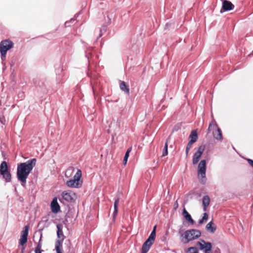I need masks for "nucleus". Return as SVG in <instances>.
Wrapping results in <instances>:
<instances>
[{
  "label": "nucleus",
  "instance_id": "1",
  "mask_svg": "<svg viewBox=\"0 0 253 253\" xmlns=\"http://www.w3.org/2000/svg\"><path fill=\"white\" fill-rule=\"evenodd\" d=\"M36 159L33 158L18 165L16 176L22 186L25 187L28 175L36 166Z\"/></svg>",
  "mask_w": 253,
  "mask_h": 253
},
{
  "label": "nucleus",
  "instance_id": "2",
  "mask_svg": "<svg viewBox=\"0 0 253 253\" xmlns=\"http://www.w3.org/2000/svg\"><path fill=\"white\" fill-rule=\"evenodd\" d=\"M13 42L9 39L2 40L0 42V53L2 61L5 60L7 51L13 47Z\"/></svg>",
  "mask_w": 253,
  "mask_h": 253
},
{
  "label": "nucleus",
  "instance_id": "3",
  "mask_svg": "<svg viewBox=\"0 0 253 253\" xmlns=\"http://www.w3.org/2000/svg\"><path fill=\"white\" fill-rule=\"evenodd\" d=\"M201 232L196 229H190L184 232V239L182 240V242L184 244H187L191 241L197 239L201 236Z\"/></svg>",
  "mask_w": 253,
  "mask_h": 253
},
{
  "label": "nucleus",
  "instance_id": "4",
  "mask_svg": "<svg viewBox=\"0 0 253 253\" xmlns=\"http://www.w3.org/2000/svg\"><path fill=\"white\" fill-rule=\"evenodd\" d=\"M82 171L78 170L73 179H71L66 182V185L70 187L80 188L82 185V181H81Z\"/></svg>",
  "mask_w": 253,
  "mask_h": 253
},
{
  "label": "nucleus",
  "instance_id": "5",
  "mask_svg": "<svg viewBox=\"0 0 253 253\" xmlns=\"http://www.w3.org/2000/svg\"><path fill=\"white\" fill-rule=\"evenodd\" d=\"M209 132H212L213 136L215 139L217 140H221L222 139V132L214 120L210 124L209 128Z\"/></svg>",
  "mask_w": 253,
  "mask_h": 253
},
{
  "label": "nucleus",
  "instance_id": "6",
  "mask_svg": "<svg viewBox=\"0 0 253 253\" xmlns=\"http://www.w3.org/2000/svg\"><path fill=\"white\" fill-rule=\"evenodd\" d=\"M197 178L202 184L205 183L206 159L201 160L198 165Z\"/></svg>",
  "mask_w": 253,
  "mask_h": 253
},
{
  "label": "nucleus",
  "instance_id": "7",
  "mask_svg": "<svg viewBox=\"0 0 253 253\" xmlns=\"http://www.w3.org/2000/svg\"><path fill=\"white\" fill-rule=\"evenodd\" d=\"M0 175L5 182H10L11 180V174L5 161H2L0 165Z\"/></svg>",
  "mask_w": 253,
  "mask_h": 253
},
{
  "label": "nucleus",
  "instance_id": "8",
  "mask_svg": "<svg viewBox=\"0 0 253 253\" xmlns=\"http://www.w3.org/2000/svg\"><path fill=\"white\" fill-rule=\"evenodd\" d=\"M205 188H201L200 190L197 189L196 190V193L200 197L202 196V206L203 211H206V193L205 192ZM206 220V212L203 214L202 218L199 220L200 224H202Z\"/></svg>",
  "mask_w": 253,
  "mask_h": 253
},
{
  "label": "nucleus",
  "instance_id": "9",
  "mask_svg": "<svg viewBox=\"0 0 253 253\" xmlns=\"http://www.w3.org/2000/svg\"><path fill=\"white\" fill-rule=\"evenodd\" d=\"M205 148V145H202L198 147L197 151L195 152L192 158L193 165L194 166L198 164L204 151Z\"/></svg>",
  "mask_w": 253,
  "mask_h": 253
},
{
  "label": "nucleus",
  "instance_id": "10",
  "mask_svg": "<svg viewBox=\"0 0 253 253\" xmlns=\"http://www.w3.org/2000/svg\"><path fill=\"white\" fill-rule=\"evenodd\" d=\"M155 240V238L153 236L149 235L148 239L143 243L142 249L141 253H147L150 250L151 246L153 245Z\"/></svg>",
  "mask_w": 253,
  "mask_h": 253
},
{
  "label": "nucleus",
  "instance_id": "11",
  "mask_svg": "<svg viewBox=\"0 0 253 253\" xmlns=\"http://www.w3.org/2000/svg\"><path fill=\"white\" fill-rule=\"evenodd\" d=\"M61 196L62 198L67 202H74L76 199V194L71 191H63L61 194Z\"/></svg>",
  "mask_w": 253,
  "mask_h": 253
},
{
  "label": "nucleus",
  "instance_id": "12",
  "mask_svg": "<svg viewBox=\"0 0 253 253\" xmlns=\"http://www.w3.org/2000/svg\"><path fill=\"white\" fill-rule=\"evenodd\" d=\"M29 226L26 225L24 227L21 233L20 239L19 240V244L23 246L27 242L28 236L29 233Z\"/></svg>",
  "mask_w": 253,
  "mask_h": 253
},
{
  "label": "nucleus",
  "instance_id": "13",
  "mask_svg": "<svg viewBox=\"0 0 253 253\" xmlns=\"http://www.w3.org/2000/svg\"><path fill=\"white\" fill-rule=\"evenodd\" d=\"M222 2V8L220 10V12L222 13V12L230 11L232 10L234 5L232 4V3L227 0H221Z\"/></svg>",
  "mask_w": 253,
  "mask_h": 253
},
{
  "label": "nucleus",
  "instance_id": "14",
  "mask_svg": "<svg viewBox=\"0 0 253 253\" xmlns=\"http://www.w3.org/2000/svg\"><path fill=\"white\" fill-rule=\"evenodd\" d=\"M50 207L52 211L54 213H56L60 211V207L57 202L56 197L53 199L51 202Z\"/></svg>",
  "mask_w": 253,
  "mask_h": 253
},
{
  "label": "nucleus",
  "instance_id": "15",
  "mask_svg": "<svg viewBox=\"0 0 253 253\" xmlns=\"http://www.w3.org/2000/svg\"><path fill=\"white\" fill-rule=\"evenodd\" d=\"M63 239H59L55 242V251L56 253H63Z\"/></svg>",
  "mask_w": 253,
  "mask_h": 253
},
{
  "label": "nucleus",
  "instance_id": "16",
  "mask_svg": "<svg viewBox=\"0 0 253 253\" xmlns=\"http://www.w3.org/2000/svg\"><path fill=\"white\" fill-rule=\"evenodd\" d=\"M35 86L37 88H39L41 89V91L42 93L46 92V89L45 87V85L43 82L42 81H39L35 83Z\"/></svg>",
  "mask_w": 253,
  "mask_h": 253
},
{
  "label": "nucleus",
  "instance_id": "17",
  "mask_svg": "<svg viewBox=\"0 0 253 253\" xmlns=\"http://www.w3.org/2000/svg\"><path fill=\"white\" fill-rule=\"evenodd\" d=\"M216 229V226L214 224L212 221L209 222L207 224V231L208 232L213 233L215 232Z\"/></svg>",
  "mask_w": 253,
  "mask_h": 253
},
{
  "label": "nucleus",
  "instance_id": "18",
  "mask_svg": "<svg viewBox=\"0 0 253 253\" xmlns=\"http://www.w3.org/2000/svg\"><path fill=\"white\" fill-rule=\"evenodd\" d=\"M120 89L127 94H129V89L126 85V83L124 81H122L120 84Z\"/></svg>",
  "mask_w": 253,
  "mask_h": 253
},
{
  "label": "nucleus",
  "instance_id": "19",
  "mask_svg": "<svg viewBox=\"0 0 253 253\" xmlns=\"http://www.w3.org/2000/svg\"><path fill=\"white\" fill-rule=\"evenodd\" d=\"M189 138L190 139V141H192L193 142H196L198 137V133L196 130H193L191 131L189 136Z\"/></svg>",
  "mask_w": 253,
  "mask_h": 253
},
{
  "label": "nucleus",
  "instance_id": "20",
  "mask_svg": "<svg viewBox=\"0 0 253 253\" xmlns=\"http://www.w3.org/2000/svg\"><path fill=\"white\" fill-rule=\"evenodd\" d=\"M57 235L58 238H62L61 239H63V240H64V238H65V236L63 235V231L62 230V225L59 224H57Z\"/></svg>",
  "mask_w": 253,
  "mask_h": 253
},
{
  "label": "nucleus",
  "instance_id": "21",
  "mask_svg": "<svg viewBox=\"0 0 253 253\" xmlns=\"http://www.w3.org/2000/svg\"><path fill=\"white\" fill-rule=\"evenodd\" d=\"M42 234H41L40 239L39 240V241L38 243V245H37V247L35 248V252L38 253H42V252H43V250H41L42 248Z\"/></svg>",
  "mask_w": 253,
  "mask_h": 253
},
{
  "label": "nucleus",
  "instance_id": "22",
  "mask_svg": "<svg viewBox=\"0 0 253 253\" xmlns=\"http://www.w3.org/2000/svg\"><path fill=\"white\" fill-rule=\"evenodd\" d=\"M119 200H120V199L119 197H118L117 198H116L115 200L114 205V211L113 212V217H115L118 213V204L119 202Z\"/></svg>",
  "mask_w": 253,
  "mask_h": 253
},
{
  "label": "nucleus",
  "instance_id": "23",
  "mask_svg": "<svg viewBox=\"0 0 253 253\" xmlns=\"http://www.w3.org/2000/svg\"><path fill=\"white\" fill-rule=\"evenodd\" d=\"M81 13V11L75 14L74 18L70 19V21H67L65 23V27H69L70 26V23L74 22L76 19V18Z\"/></svg>",
  "mask_w": 253,
  "mask_h": 253
},
{
  "label": "nucleus",
  "instance_id": "24",
  "mask_svg": "<svg viewBox=\"0 0 253 253\" xmlns=\"http://www.w3.org/2000/svg\"><path fill=\"white\" fill-rule=\"evenodd\" d=\"M168 139L167 140V141L165 144L163 152L162 153L163 157H165L168 155Z\"/></svg>",
  "mask_w": 253,
  "mask_h": 253
},
{
  "label": "nucleus",
  "instance_id": "25",
  "mask_svg": "<svg viewBox=\"0 0 253 253\" xmlns=\"http://www.w3.org/2000/svg\"><path fill=\"white\" fill-rule=\"evenodd\" d=\"M194 143H195L194 142H193V141H190V140H189V141L188 142V144L187 145L186 148V150H185V153H186V155H188V152H189L190 149L192 147V146L193 144Z\"/></svg>",
  "mask_w": 253,
  "mask_h": 253
},
{
  "label": "nucleus",
  "instance_id": "26",
  "mask_svg": "<svg viewBox=\"0 0 253 253\" xmlns=\"http://www.w3.org/2000/svg\"><path fill=\"white\" fill-rule=\"evenodd\" d=\"M187 253H198L197 249L196 247H190L189 248L187 251Z\"/></svg>",
  "mask_w": 253,
  "mask_h": 253
},
{
  "label": "nucleus",
  "instance_id": "27",
  "mask_svg": "<svg viewBox=\"0 0 253 253\" xmlns=\"http://www.w3.org/2000/svg\"><path fill=\"white\" fill-rule=\"evenodd\" d=\"M204 244H201L200 242H198L197 244L200 247L201 250H204V252L206 253V242L204 240H202Z\"/></svg>",
  "mask_w": 253,
  "mask_h": 253
},
{
  "label": "nucleus",
  "instance_id": "28",
  "mask_svg": "<svg viewBox=\"0 0 253 253\" xmlns=\"http://www.w3.org/2000/svg\"><path fill=\"white\" fill-rule=\"evenodd\" d=\"M106 30H107V26H102V27L100 30V34H99L98 38H100L101 37H102L103 34L106 32Z\"/></svg>",
  "mask_w": 253,
  "mask_h": 253
},
{
  "label": "nucleus",
  "instance_id": "29",
  "mask_svg": "<svg viewBox=\"0 0 253 253\" xmlns=\"http://www.w3.org/2000/svg\"><path fill=\"white\" fill-rule=\"evenodd\" d=\"M183 215L186 220L191 217V215L187 212L185 209H184L183 210Z\"/></svg>",
  "mask_w": 253,
  "mask_h": 253
},
{
  "label": "nucleus",
  "instance_id": "30",
  "mask_svg": "<svg viewBox=\"0 0 253 253\" xmlns=\"http://www.w3.org/2000/svg\"><path fill=\"white\" fill-rule=\"evenodd\" d=\"M212 248V244L211 243L207 242V253H210Z\"/></svg>",
  "mask_w": 253,
  "mask_h": 253
},
{
  "label": "nucleus",
  "instance_id": "31",
  "mask_svg": "<svg viewBox=\"0 0 253 253\" xmlns=\"http://www.w3.org/2000/svg\"><path fill=\"white\" fill-rule=\"evenodd\" d=\"M128 157L129 155L128 154V153H126L123 160V163L124 165H126V164Z\"/></svg>",
  "mask_w": 253,
  "mask_h": 253
},
{
  "label": "nucleus",
  "instance_id": "32",
  "mask_svg": "<svg viewBox=\"0 0 253 253\" xmlns=\"http://www.w3.org/2000/svg\"><path fill=\"white\" fill-rule=\"evenodd\" d=\"M156 225H155L152 231L151 232L150 235L151 236H153V237L156 238Z\"/></svg>",
  "mask_w": 253,
  "mask_h": 253
},
{
  "label": "nucleus",
  "instance_id": "33",
  "mask_svg": "<svg viewBox=\"0 0 253 253\" xmlns=\"http://www.w3.org/2000/svg\"><path fill=\"white\" fill-rule=\"evenodd\" d=\"M249 165L253 168V160L251 159H246Z\"/></svg>",
  "mask_w": 253,
  "mask_h": 253
},
{
  "label": "nucleus",
  "instance_id": "34",
  "mask_svg": "<svg viewBox=\"0 0 253 253\" xmlns=\"http://www.w3.org/2000/svg\"><path fill=\"white\" fill-rule=\"evenodd\" d=\"M187 220H188L191 224H194L195 221L191 217H190L189 219H188Z\"/></svg>",
  "mask_w": 253,
  "mask_h": 253
},
{
  "label": "nucleus",
  "instance_id": "35",
  "mask_svg": "<svg viewBox=\"0 0 253 253\" xmlns=\"http://www.w3.org/2000/svg\"><path fill=\"white\" fill-rule=\"evenodd\" d=\"M210 203V197L207 195V207L209 206Z\"/></svg>",
  "mask_w": 253,
  "mask_h": 253
},
{
  "label": "nucleus",
  "instance_id": "36",
  "mask_svg": "<svg viewBox=\"0 0 253 253\" xmlns=\"http://www.w3.org/2000/svg\"><path fill=\"white\" fill-rule=\"evenodd\" d=\"M131 147H130V148H129L127 150V151H126V153H128V154L129 155V154L130 152L131 151Z\"/></svg>",
  "mask_w": 253,
  "mask_h": 253
},
{
  "label": "nucleus",
  "instance_id": "37",
  "mask_svg": "<svg viewBox=\"0 0 253 253\" xmlns=\"http://www.w3.org/2000/svg\"><path fill=\"white\" fill-rule=\"evenodd\" d=\"M0 122H1V123L2 124H4V123L3 122V118H1H1H0Z\"/></svg>",
  "mask_w": 253,
  "mask_h": 253
},
{
  "label": "nucleus",
  "instance_id": "38",
  "mask_svg": "<svg viewBox=\"0 0 253 253\" xmlns=\"http://www.w3.org/2000/svg\"><path fill=\"white\" fill-rule=\"evenodd\" d=\"M85 56L87 58V60L89 59V56L88 53H86Z\"/></svg>",
  "mask_w": 253,
  "mask_h": 253
},
{
  "label": "nucleus",
  "instance_id": "39",
  "mask_svg": "<svg viewBox=\"0 0 253 253\" xmlns=\"http://www.w3.org/2000/svg\"><path fill=\"white\" fill-rule=\"evenodd\" d=\"M174 206H175L176 207H178V203H177V201H176V202H175V203L174 204Z\"/></svg>",
  "mask_w": 253,
  "mask_h": 253
},
{
  "label": "nucleus",
  "instance_id": "40",
  "mask_svg": "<svg viewBox=\"0 0 253 253\" xmlns=\"http://www.w3.org/2000/svg\"><path fill=\"white\" fill-rule=\"evenodd\" d=\"M206 217H207V220H208V214H207Z\"/></svg>",
  "mask_w": 253,
  "mask_h": 253
},
{
  "label": "nucleus",
  "instance_id": "41",
  "mask_svg": "<svg viewBox=\"0 0 253 253\" xmlns=\"http://www.w3.org/2000/svg\"><path fill=\"white\" fill-rule=\"evenodd\" d=\"M23 95V93H22V94H21V97H22Z\"/></svg>",
  "mask_w": 253,
  "mask_h": 253
},
{
  "label": "nucleus",
  "instance_id": "42",
  "mask_svg": "<svg viewBox=\"0 0 253 253\" xmlns=\"http://www.w3.org/2000/svg\"><path fill=\"white\" fill-rule=\"evenodd\" d=\"M92 89H93V91H94V88H93V87H92Z\"/></svg>",
  "mask_w": 253,
  "mask_h": 253
}]
</instances>
